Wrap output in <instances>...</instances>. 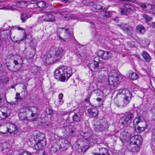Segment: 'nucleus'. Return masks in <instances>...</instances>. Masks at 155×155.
I'll return each mask as SVG.
<instances>
[{"instance_id": "obj_1", "label": "nucleus", "mask_w": 155, "mask_h": 155, "mask_svg": "<svg viewBox=\"0 0 155 155\" xmlns=\"http://www.w3.org/2000/svg\"><path fill=\"white\" fill-rule=\"evenodd\" d=\"M80 134L82 138L78 140L75 148L78 153H84L89 148L90 143L94 142L95 140L93 131L90 129L86 132H81Z\"/></svg>"}, {"instance_id": "obj_2", "label": "nucleus", "mask_w": 155, "mask_h": 155, "mask_svg": "<svg viewBox=\"0 0 155 155\" xmlns=\"http://www.w3.org/2000/svg\"><path fill=\"white\" fill-rule=\"evenodd\" d=\"M39 110L37 107L30 106L21 110L18 114L19 119L21 120H27L28 117H32L35 120L39 116Z\"/></svg>"}, {"instance_id": "obj_3", "label": "nucleus", "mask_w": 155, "mask_h": 155, "mask_svg": "<svg viewBox=\"0 0 155 155\" xmlns=\"http://www.w3.org/2000/svg\"><path fill=\"white\" fill-rule=\"evenodd\" d=\"M72 74L71 69L70 68L59 67L54 71V77L55 79L62 82L67 81Z\"/></svg>"}, {"instance_id": "obj_4", "label": "nucleus", "mask_w": 155, "mask_h": 155, "mask_svg": "<svg viewBox=\"0 0 155 155\" xmlns=\"http://www.w3.org/2000/svg\"><path fill=\"white\" fill-rule=\"evenodd\" d=\"M33 139L35 141V144L33 146L34 149L37 150H41L43 147L46 145V141L45 135L38 132L33 137Z\"/></svg>"}, {"instance_id": "obj_5", "label": "nucleus", "mask_w": 155, "mask_h": 155, "mask_svg": "<svg viewBox=\"0 0 155 155\" xmlns=\"http://www.w3.org/2000/svg\"><path fill=\"white\" fill-rule=\"evenodd\" d=\"M133 122L135 129L138 132L143 131L147 128V122L144 119H142L139 117L135 119Z\"/></svg>"}, {"instance_id": "obj_6", "label": "nucleus", "mask_w": 155, "mask_h": 155, "mask_svg": "<svg viewBox=\"0 0 155 155\" xmlns=\"http://www.w3.org/2000/svg\"><path fill=\"white\" fill-rule=\"evenodd\" d=\"M109 127L108 122H103V120L100 119L97 122V124L94 125V129L96 132H102L107 130Z\"/></svg>"}, {"instance_id": "obj_7", "label": "nucleus", "mask_w": 155, "mask_h": 155, "mask_svg": "<svg viewBox=\"0 0 155 155\" xmlns=\"http://www.w3.org/2000/svg\"><path fill=\"white\" fill-rule=\"evenodd\" d=\"M62 130L64 135H67L68 138L74 137L75 135L74 128L69 124H68V125L65 124L62 128Z\"/></svg>"}, {"instance_id": "obj_8", "label": "nucleus", "mask_w": 155, "mask_h": 155, "mask_svg": "<svg viewBox=\"0 0 155 155\" xmlns=\"http://www.w3.org/2000/svg\"><path fill=\"white\" fill-rule=\"evenodd\" d=\"M61 31V32L64 33V36L62 38L59 36V37L60 39L65 42H68L71 40L73 37V34L70 33L68 29L64 28H59L58 30V32H60Z\"/></svg>"}, {"instance_id": "obj_9", "label": "nucleus", "mask_w": 155, "mask_h": 155, "mask_svg": "<svg viewBox=\"0 0 155 155\" xmlns=\"http://www.w3.org/2000/svg\"><path fill=\"white\" fill-rule=\"evenodd\" d=\"M134 116V112H129L126 114L124 117V121L121 122L122 124L124 126L130 125Z\"/></svg>"}, {"instance_id": "obj_10", "label": "nucleus", "mask_w": 155, "mask_h": 155, "mask_svg": "<svg viewBox=\"0 0 155 155\" xmlns=\"http://www.w3.org/2000/svg\"><path fill=\"white\" fill-rule=\"evenodd\" d=\"M43 61L46 64L49 65L53 64V63L56 61L54 57H52L50 52H48L43 56L42 58Z\"/></svg>"}, {"instance_id": "obj_11", "label": "nucleus", "mask_w": 155, "mask_h": 155, "mask_svg": "<svg viewBox=\"0 0 155 155\" xmlns=\"http://www.w3.org/2000/svg\"><path fill=\"white\" fill-rule=\"evenodd\" d=\"M99 59L101 58L104 60H108L111 57V53L109 51H105L104 50H100L99 51L97 54Z\"/></svg>"}, {"instance_id": "obj_12", "label": "nucleus", "mask_w": 155, "mask_h": 155, "mask_svg": "<svg viewBox=\"0 0 155 155\" xmlns=\"http://www.w3.org/2000/svg\"><path fill=\"white\" fill-rule=\"evenodd\" d=\"M131 134L128 133L127 130H122L120 136V139L123 142H126L130 140Z\"/></svg>"}, {"instance_id": "obj_13", "label": "nucleus", "mask_w": 155, "mask_h": 155, "mask_svg": "<svg viewBox=\"0 0 155 155\" xmlns=\"http://www.w3.org/2000/svg\"><path fill=\"white\" fill-rule=\"evenodd\" d=\"M122 101L121 100H116L114 101L115 104L118 107L122 108L124 107L128 104L130 100L129 98H122Z\"/></svg>"}, {"instance_id": "obj_14", "label": "nucleus", "mask_w": 155, "mask_h": 155, "mask_svg": "<svg viewBox=\"0 0 155 155\" xmlns=\"http://www.w3.org/2000/svg\"><path fill=\"white\" fill-rule=\"evenodd\" d=\"M125 9H122L120 11L121 14L122 15H128L130 12L133 10V7L129 4L127 3L124 5Z\"/></svg>"}, {"instance_id": "obj_15", "label": "nucleus", "mask_w": 155, "mask_h": 155, "mask_svg": "<svg viewBox=\"0 0 155 155\" xmlns=\"http://www.w3.org/2000/svg\"><path fill=\"white\" fill-rule=\"evenodd\" d=\"M61 147V151L66 150L70 144V142L67 140L62 139L59 140Z\"/></svg>"}, {"instance_id": "obj_16", "label": "nucleus", "mask_w": 155, "mask_h": 155, "mask_svg": "<svg viewBox=\"0 0 155 155\" xmlns=\"http://www.w3.org/2000/svg\"><path fill=\"white\" fill-rule=\"evenodd\" d=\"M96 79L98 82L103 83L106 85L109 84L108 78L103 74L97 75Z\"/></svg>"}, {"instance_id": "obj_17", "label": "nucleus", "mask_w": 155, "mask_h": 155, "mask_svg": "<svg viewBox=\"0 0 155 155\" xmlns=\"http://www.w3.org/2000/svg\"><path fill=\"white\" fill-rule=\"evenodd\" d=\"M117 94H121L122 98H129L131 96V93L129 91L126 89L119 90Z\"/></svg>"}, {"instance_id": "obj_18", "label": "nucleus", "mask_w": 155, "mask_h": 155, "mask_svg": "<svg viewBox=\"0 0 155 155\" xmlns=\"http://www.w3.org/2000/svg\"><path fill=\"white\" fill-rule=\"evenodd\" d=\"M99 57H95L94 61L90 63L88 67L91 70L98 68L100 66L99 64Z\"/></svg>"}, {"instance_id": "obj_19", "label": "nucleus", "mask_w": 155, "mask_h": 155, "mask_svg": "<svg viewBox=\"0 0 155 155\" xmlns=\"http://www.w3.org/2000/svg\"><path fill=\"white\" fill-rule=\"evenodd\" d=\"M42 20L46 21L52 22L55 21V17L51 13H45L41 17Z\"/></svg>"}, {"instance_id": "obj_20", "label": "nucleus", "mask_w": 155, "mask_h": 155, "mask_svg": "<svg viewBox=\"0 0 155 155\" xmlns=\"http://www.w3.org/2000/svg\"><path fill=\"white\" fill-rule=\"evenodd\" d=\"M8 132L10 134L12 133L15 134L18 132V128L16 126L11 123H8Z\"/></svg>"}, {"instance_id": "obj_21", "label": "nucleus", "mask_w": 155, "mask_h": 155, "mask_svg": "<svg viewBox=\"0 0 155 155\" xmlns=\"http://www.w3.org/2000/svg\"><path fill=\"white\" fill-rule=\"evenodd\" d=\"M108 80L109 84L110 86L115 87L117 86L119 83V78L118 76L116 77H114L109 78Z\"/></svg>"}, {"instance_id": "obj_22", "label": "nucleus", "mask_w": 155, "mask_h": 155, "mask_svg": "<svg viewBox=\"0 0 155 155\" xmlns=\"http://www.w3.org/2000/svg\"><path fill=\"white\" fill-rule=\"evenodd\" d=\"M63 51V49L61 48H59L56 50L54 57L56 61L61 59Z\"/></svg>"}, {"instance_id": "obj_23", "label": "nucleus", "mask_w": 155, "mask_h": 155, "mask_svg": "<svg viewBox=\"0 0 155 155\" xmlns=\"http://www.w3.org/2000/svg\"><path fill=\"white\" fill-rule=\"evenodd\" d=\"M120 28L124 31L128 33L134 30V28L127 24H122L120 25Z\"/></svg>"}, {"instance_id": "obj_24", "label": "nucleus", "mask_w": 155, "mask_h": 155, "mask_svg": "<svg viewBox=\"0 0 155 155\" xmlns=\"http://www.w3.org/2000/svg\"><path fill=\"white\" fill-rule=\"evenodd\" d=\"M142 7L147 12L155 15V7L154 6L150 4L147 6L144 5H142Z\"/></svg>"}, {"instance_id": "obj_25", "label": "nucleus", "mask_w": 155, "mask_h": 155, "mask_svg": "<svg viewBox=\"0 0 155 155\" xmlns=\"http://www.w3.org/2000/svg\"><path fill=\"white\" fill-rule=\"evenodd\" d=\"M128 148L131 152L133 153H136L139 152L140 148L137 144L130 143V145L128 146Z\"/></svg>"}, {"instance_id": "obj_26", "label": "nucleus", "mask_w": 155, "mask_h": 155, "mask_svg": "<svg viewBox=\"0 0 155 155\" xmlns=\"http://www.w3.org/2000/svg\"><path fill=\"white\" fill-rule=\"evenodd\" d=\"M51 149V151L54 152H56L60 150H61V147L59 140L52 145Z\"/></svg>"}, {"instance_id": "obj_27", "label": "nucleus", "mask_w": 155, "mask_h": 155, "mask_svg": "<svg viewBox=\"0 0 155 155\" xmlns=\"http://www.w3.org/2000/svg\"><path fill=\"white\" fill-rule=\"evenodd\" d=\"M92 7L93 8L92 9L94 12H97L99 11L102 12L105 8L101 5V4L100 2L97 3L96 4H94Z\"/></svg>"}, {"instance_id": "obj_28", "label": "nucleus", "mask_w": 155, "mask_h": 155, "mask_svg": "<svg viewBox=\"0 0 155 155\" xmlns=\"http://www.w3.org/2000/svg\"><path fill=\"white\" fill-rule=\"evenodd\" d=\"M83 115L82 112H78L75 113L72 117L73 120L75 122H78L81 121Z\"/></svg>"}, {"instance_id": "obj_29", "label": "nucleus", "mask_w": 155, "mask_h": 155, "mask_svg": "<svg viewBox=\"0 0 155 155\" xmlns=\"http://www.w3.org/2000/svg\"><path fill=\"white\" fill-rule=\"evenodd\" d=\"M87 112L90 115L93 117H96L98 115V110L96 108L89 109Z\"/></svg>"}, {"instance_id": "obj_30", "label": "nucleus", "mask_w": 155, "mask_h": 155, "mask_svg": "<svg viewBox=\"0 0 155 155\" xmlns=\"http://www.w3.org/2000/svg\"><path fill=\"white\" fill-rule=\"evenodd\" d=\"M8 132V123L0 125V132L2 134H5Z\"/></svg>"}, {"instance_id": "obj_31", "label": "nucleus", "mask_w": 155, "mask_h": 155, "mask_svg": "<svg viewBox=\"0 0 155 155\" xmlns=\"http://www.w3.org/2000/svg\"><path fill=\"white\" fill-rule=\"evenodd\" d=\"M137 32L141 34H144L146 31V29L142 25H137L136 27Z\"/></svg>"}, {"instance_id": "obj_32", "label": "nucleus", "mask_w": 155, "mask_h": 155, "mask_svg": "<svg viewBox=\"0 0 155 155\" xmlns=\"http://www.w3.org/2000/svg\"><path fill=\"white\" fill-rule=\"evenodd\" d=\"M6 110V111H2L1 113V118H4L8 117L11 114V111L9 109H8L6 108H5Z\"/></svg>"}, {"instance_id": "obj_33", "label": "nucleus", "mask_w": 155, "mask_h": 155, "mask_svg": "<svg viewBox=\"0 0 155 155\" xmlns=\"http://www.w3.org/2000/svg\"><path fill=\"white\" fill-rule=\"evenodd\" d=\"M9 81V78L7 76L5 75L0 76V82L3 83H7Z\"/></svg>"}, {"instance_id": "obj_34", "label": "nucleus", "mask_w": 155, "mask_h": 155, "mask_svg": "<svg viewBox=\"0 0 155 155\" xmlns=\"http://www.w3.org/2000/svg\"><path fill=\"white\" fill-rule=\"evenodd\" d=\"M96 1L95 0H84L83 1V3L87 5H90L92 7L93 6Z\"/></svg>"}, {"instance_id": "obj_35", "label": "nucleus", "mask_w": 155, "mask_h": 155, "mask_svg": "<svg viewBox=\"0 0 155 155\" xmlns=\"http://www.w3.org/2000/svg\"><path fill=\"white\" fill-rule=\"evenodd\" d=\"M129 77L131 80H134L138 78V75L136 73L131 71L129 73Z\"/></svg>"}, {"instance_id": "obj_36", "label": "nucleus", "mask_w": 155, "mask_h": 155, "mask_svg": "<svg viewBox=\"0 0 155 155\" xmlns=\"http://www.w3.org/2000/svg\"><path fill=\"white\" fill-rule=\"evenodd\" d=\"M14 4H15L14 3ZM15 5L18 7L23 8L25 7L26 5V3L24 1H18L15 3Z\"/></svg>"}, {"instance_id": "obj_37", "label": "nucleus", "mask_w": 155, "mask_h": 155, "mask_svg": "<svg viewBox=\"0 0 155 155\" xmlns=\"http://www.w3.org/2000/svg\"><path fill=\"white\" fill-rule=\"evenodd\" d=\"M142 55L143 58L147 61H149L151 60V57L147 52H143Z\"/></svg>"}, {"instance_id": "obj_38", "label": "nucleus", "mask_w": 155, "mask_h": 155, "mask_svg": "<svg viewBox=\"0 0 155 155\" xmlns=\"http://www.w3.org/2000/svg\"><path fill=\"white\" fill-rule=\"evenodd\" d=\"M48 5L45 2L43 1H39L37 3V5L39 8L47 7Z\"/></svg>"}, {"instance_id": "obj_39", "label": "nucleus", "mask_w": 155, "mask_h": 155, "mask_svg": "<svg viewBox=\"0 0 155 155\" xmlns=\"http://www.w3.org/2000/svg\"><path fill=\"white\" fill-rule=\"evenodd\" d=\"M102 150L103 152L101 153H94L93 154L94 155H110L108 153V151L106 148H103Z\"/></svg>"}, {"instance_id": "obj_40", "label": "nucleus", "mask_w": 155, "mask_h": 155, "mask_svg": "<svg viewBox=\"0 0 155 155\" xmlns=\"http://www.w3.org/2000/svg\"><path fill=\"white\" fill-rule=\"evenodd\" d=\"M96 100L99 103L97 106L98 107H100L103 105V102L104 100L103 97L102 98L98 97L96 98Z\"/></svg>"}, {"instance_id": "obj_41", "label": "nucleus", "mask_w": 155, "mask_h": 155, "mask_svg": "<svg viewBox=\"0 0 155 155\" xmlns=\"http://www.w3.org/2000/svg\"><path fill=\"white\" fill-rule=\"evenodd\" d=\"M140 135H134L132 137H130V143H133L134 141H137V140L139 138H140Z\"/></svg>"}, {"instance_id": "obj_42", "label": "nucleus", "mask_w": 155, "mask_h": 155, "mask_svg": "<svg viewBox=\"0 0 155 155\" xmlns=\"http://www.w3.org/2000/svg\"><path fill=\"white\" fill-rule=\"evenodd\" d=\"M118 75L116 70H111L109 74V78L111 77H117Z\"/></svg>"}, {"instance_id": "obj_43", "label": "nucleus", "mask_w": 155, "mask_h": 155, "mask_svg": "<svg viewBox=\"0 0 155 155\" xmlns=\"http://www.w3.org/2000/svg\"><path fill=\"white\" fill-rule=\"evenodd\" d=\"M103 12L102 13V15L104 17L106 18H109L111 16L112 14L110 12H104V10H103Z\"/></svg>"}, {"instance_id": "obj_44", "label": "nucleus", "mask_w": 155, "mask_h": 155, "mask_svg": "<svg viewBox=\"0 0 155 155\" xmlns=\"http://www.w3.org/2000/svg\"><path fill=\"white\" fill-rule=\"evenodd\" d=\"M20 18L22 22H24L28 19V17L26 13H23L21 14Z\"/></svg>"}, {"instance_id": "obj_45", "label": "nucleus", "mask_w": 155, "mask_h": 155, "mask_svg": "<svg viewBox=\"0 0 155 155\" xmlns=\"http://www.w3.org/2000/svg\"><path fill=\"white\" fill-rule=\"evenodd\" d=\"M0 147L2 149V150H3L5 149H6L9 147V145L7 143H5L2 144H1Z\"/></svg>"}, {"instance_id": "obj_46", "label": "nucleus", "mask_w": 155, "mask_h": 155, "mask_svg": "<svg viewBox=\"0 0 155 155\" xmlns=\"http://www.w3.org/2000/svg\"><path fill=\"white\" fill-rule=\"evenodd\" d=\"M143 18L147 21H150L153 20L152 18L147 14H144L143 15Z\"/></svg>"}, {"instance_id": "obj_47", "label": "nucleus", "mask_w": 155, "mask_h": 155, "mask_svg": "<svg viewBox=\"0 0 155 155\" xmlns=\"http://www.w3.org/2000/svg\"><path fill=\"white\" fill-rule=\"evenodd\" d=\"M26 34L25 33L24 34L23 37L20 40L13 41L12 40L14 43L18 44L21 41L24 40L26 39Z\"/></svg>"}, {"instance_id": "obj_48", "label": "nucleus", "mask_w": 155, "mask_h": 155, "mask_svg": "<svg viewBox=\"0 0 155 155\" xmlns=\"http://www.w3.org/2000/svg\"><path fill=\"white\" fill-rule=\"evenodd\" d=\"M16 101L18 103L19 102L21 101L23 99L22 97L20 96V94L19 93H17L16 95V97H15Z\"/></svg>"}, {"instance_id": "obj_49", "label": "nucleus", "mask_w": 155, "mask_h": 155, "mask_svg": "<svg viewBox=\"0 0 155 155\" xmlns=\"http://www.w3.org/2000/svg\"><path fill=\"white\" fill-rule=\"evenodd\" d=\"M10 9L11 10H14L15 9L14 8L12 7L11 5H6L3 8H0V9Z\"/></svg>"}, {"instance_id": "obj_50", "label": "nucleus", "mask_w": 155, "mask_h": 155, "mask_svg": "<svg viewBox=\"0 0 155 155\" xmlns=\"http://www.w3.org/2000/svg\"><path fill=\"white\" fill-rule=\"evenodd\" d=\"M142 138L140 136V138H139L138 140H137V141H134V142H133V143L135 144H137V145H138L142 143Z\"/></svg>"}, {"instance_id": "obj_51", "label": "nucleus", "mask_w": 155, "mask_h": 155, "mask_svg": "<svg viewBox=\"0 0 155 155\" xmlns=\"http://www.w3.org/2000/svg\"><path fill=\"white\" fill-rule=\"evenodd\" d=\"M8 27L9 28L5 30V31H6V34L7 35H8L11 36L12 34V33L11 32V30L12 29V28L10 29V26H8Z\"/></svg>"}, {"instance_id": "obj_52", "label": "nucleus", "mask_w": 155, "mask_h": 155, "mask_svg": "<svg viewBox=\"0 0 155 155\" xmlns=\"http://www.w3.org/2000/svg\"><path fill=\"white\" fill-rule=\"evenodd\" d=\"M45 8H46L45 10V11L44 12L45 13H50L51 12H52V8L51 7H48V6H47V7H45Z\"/></svg>"}, {"instance_id": "obj_53", "label": "nucleus", "mask_w": 155, "mask_h": 155, "mask_svg": "<svg viewBox=\"0 0 155 155\" xmlns=\"http://www.w3.org/2000/svg\"><path fill=\"white\" fill-rule=\"evenodd\" d=\"M46 112L48 114L50 115L53 113L52 110L49 108H47L46 109Z\"/></svg>"}, {"instance_id": "obj_54", "label": "nucleus", "mask_w": 155, "mask_h": 155, "mask_svg": "<svg viewBox=\"0 0 155 155\" xmlns=\"http://www.w3.org/2000/svg\"><path fill=\"white\" fill-rule=\"evenodd\" d=\"M8 102V104L12 105H16L18 103V102L16 101H11L10 102Z\"/></svg>"}, {"instance_id": "obj_55", "label": "nucleus", "mask_w": 155, "mask_h": 155, "mask_svg": "<svg viewBox=\"0 0 155 155\" xmlns=\"http://www.w3.org/2000/svg\"><path fill=\"white\" fill-rule=\"evenodd\" d=\"M30 152L28 151H24L20 153V155H28Z\"/></svg>"}, {"instance_id": "obj_56", "label": "nucleus", "mask_w": 155, "mask_h": 155, "mask_svg": "<svg viewBox=\"0 0 155 155\" xmlns=\"http://www.w3.org/2000/svg\"><path fill=\"white\" fill-rule=\"evenodd\" d=\"M152 112L153 117L155 120V108H154L152 109Z\"/></svg>"}, {"instance_id": "obj_57", "label": "nucleus", "mask_w": 155, "mask_h": 155, "mask_svg": "<svg viewBox=\"0 0 155 155\" xmlns=\"http://www.w3.org/2000/svg\"><path fill=\"white\" fill-rule=\"evenodd\" d=\"M152 143H155V134H153L152 136Z\"/></svg>"}, {"instance_id": "obj_58", "label": "nucleus", "mask_w": 155, "mask_h": 155, "mask_svg": "<svg viewBox=\"0 0 155 155\" xmlns=\"http://www.w3.org/2000/svg\"><path fill=\"white\" fill-rule=\"evenodd\" d=\"M91 96V94H88L87 98L85 99V101H89V99Z\"/></svg>"}, {"instance_id": "obj_59", "label": "nucleus", "mask_w": 155, "mask_h": 155, "mask_svg": "<svg viewBox=\"0 0 155 155\" xmlns=\"http://www.w3.org/2000/svg\"><path fill=\"white\" fill-rule=\"evenodd\" d=\"M99 65H100V66L98 68L101 69H103L104 68V64L99 63Z\"/></svg>"}, {"instance_id": "obj_60", "label": "nucleus", "mask_w": 155, "mask_h": 155, "mask_svg": "<svg viewBox=\"0 0 155 155\" xmlns=\"http://www.w3.org/2000/svg\"><path fill=\"white\" fill-rule=\"evenodd\" d=\"M64 103V101L62 100H59L58 102V104L60 106L62 105Z\"/></svg>"}, {"instance_id": "obj_61", "label": "nucleus", "mask_w": 155, "mask_h": 155, "mask_svg": "<svg viewBox=\"0 0 155 155\" xmlns=\"http://www.w3.org/2000/svg\"><path fill=\"white\" fill-rule=\"evenodd\" d=\"M128 44L131 48H132L134 46V42H129Z\"/></svg>"}, {"instance_id": "obj_62", "label": "nucleus", "mask_w": 155, "mask_h": 155, "mask_svg": "<svg viewBox=\"0 0 155 155\" xmlns=\"http://www.w3.org/2000/svg\"><path fill=\"white\" fill-rule=\"evenodd\" d=\"M63 97V94L61 93L58 95V99L59 100H62Z\"/></svg>"}, {"instance_id": "obj_63", "label": "nucleus", "mask_w": 155, "mask_h": 155, "mask_svg": "<svg viewBox=\"0 0 155 155\" xmlns=\"http://www.w3.org/2000/svg\"><path fill=\"white\" fill-rule=\"evenodd\" d=\"M19 61L15 60L13 61V63L15 65H18L19 64Z\"/></svg>"}, {"instance_id": "obj_64", "label": "nucleus", "mask_w": 155, "mask_h": 155, "mask_svg": "<svg viewBox=\"0 0 155 155\" xmlns=\"http://www.w3.org/2000/svg\"><path fill=\"white\" fill-rule=\"evenodd\" d=\"M63 2H64L65 3L67 2H72L74 0H62Z\"/></svg>"}]
</instances>
